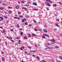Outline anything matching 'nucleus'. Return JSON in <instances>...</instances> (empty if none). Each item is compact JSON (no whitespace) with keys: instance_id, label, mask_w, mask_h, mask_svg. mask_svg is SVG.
Listing matches in <instances>:
<instances>
[{"instance_id":"5701e85b","label":"nucleus","mask_w":62,"mask_h":62,"mask_svg":"<svg viewBox=\"0 0 62 62\" xmlns=\"http://www.w3.org/2000/svg\"><path fill=\"white\" fill-rule=\"evenodd\" d=\"M22 23H23L24 22V19H23L22 20Z\"/></svg>"},{"instance_id":"5fc2aeb1","label":"nucleus","mask_w":62,"mask_h":62,"mask_svg":"<svg viewBox=\"0 0 62 62\" xmlns=\"http://www.w3.org/2000/svg\"><path fill=\"white\" fill-rule=\"evenodd\" d=\"M47 44L48 45H50V43H48Z\"/></svg>"},{"instance_id":"7c9ffc66","label":"nucleus","mask_w":62,"mask_h":62,"mask_svg":"<svg viewBox=\"0 0 62 62\" xmlns=\"http://www.w3.org/2000/svg\"><path fill=\"white\" fill-rule=\"evenodd\" d=\"M59 4H60V5H61L62 6V3L61 2H59Z\"/></svg>"},{"instance_id":"cd10ccee","label":"nucleus","mask_w":62,"mask_h":62,"mask_svg":"<svg viewBox=\"0 0 62 62\" xmlns=\"http://www.w3.org/2000/svg\"><path fill=\"white\" fill-rule=\"evenodd\" d=\"M20 34H21V35H23V32L22 31H21V33H20Z\"/></svg>"},{"instance_id":"393cba45","label":"nucleus","mask_w":62,"mask_h":62,"mask_svg":"<svg viewBox=\"0 0 62 62\" xmlns=\"http://www.w3.org/2000/svg\"><path fill=\"white\" fill-rule=\"evenodd\" d=\"M23 9H24V10H27V8L25 7H23Z\"/></svg>"},{"instance_id":"338daca9","label":"nucleus","mask_w":62,"mask_h":62,"mask_svg":"<svg viewBox=\"0 0 62 62\" xmlns=\"http://www.w3.org/2000/svg\"><path fill=\"white\" fill-rule=\"evenodd\" d=\"M2 3V1H1L0 0V4H1Z\"/></svg>"},{"instance_id":"680f3d73","label":"nucleus","mask_w":62,"mask_h":62,"mask_svg":"<svg viewBox=\"0 0 62 62\" xmlns=\"http://www.w3.org/2000/svg\"><path fill=\"white\" fill-rule=\"evenodd\" d=\"M24 20L25 21H26V18H24Z\"/></svg>"},{"instance_id":"c756f323","label":"nucleus","mask_w":62,"mask_h":62,"mask_svg":"<svg viewBox=\"0 0 62 62\" xmlns=\"http://www.w3.org/2000/svg\"><path fill=\"white\" fill-rule=\"evenodd\" d=\"M29 6V5L28 4H26V7H28Z\"/></svg>"},{"instance_id":"0eeeda50","label":"nucleus","mask_w":62,"mask_h":62,"mask_svg":"<svg viewBox=\"0 0 62 62\" xmlns=\"http://www.w3.org/2000/svg\"><path fill=\"white\" fill-rule=\"evenodd\" d=\"M8 13H12V11H9L8 12Z\"/></svg>"},{"instance_id":"9d476101","label":"nucleus","mask_w":62,"mask_h":62,"mask_svg":"<svg viewBox=\"0 0 62 62\" xmlns=\"http://www.w3.org/2000/svg\"><path fill=\"white\" fill-rule=\"evenodd\" d=\"M32 36H36V35L34 34V33H32Z\"/></svg>"},{"instance_id":"aec40b11","label":"nucleus","mask_w":62,"mask_h":62,"mask_svg":"<svg viewBox=\"0 0 62 62\" xmlns=\"http://www.w3.org/2000/svg\"><path fill=\"white\" fill-rule=\"evenodd\" d=\"M53 7H55V6H56V4H53Z\"/></svg>"},{"instance_id":"e2e57ef3","label":"nucleus","mask_w":62,"mask_h":62,"mask_svg":"<svg viewBox=\"0 0 62 62\" xmlns=\"http://www.w3.org/2000/svg\"><path fill=\"white\" fill-rule=\"evenodd\" d=\"M17 19H18V20H20V17H18Z\"/></svg>"},{"instance_id":"a19ab883","label":"nucleus","mask_w":62,"mask_h":62,"mask_svg":"<svg viewBox=\"0 0 62 62\" xmlns=\"http://www.w3.org/2000/svg\"><path fill=\"white\" fill-rule=\"evenodd\" d=\"M11 41L12 42H14V40H11Z\"/></svg>"},{"instance_id":"423d86ee","label":"nucleus","mask_w":62,"mask_h":62,"mask_svg":"<svg viewBox=\"0 0 62 62\" xmlns=\"http://www.w3.org/2000/svg\"><path fill=\"white\" fill-rule=\"evenodd\" d=\"M15 8L16 9H19V6H16L15 7Z\"/></svg>"},{"instance_id":"f3484780","label":"nucleus","mask_w":62,"mask_h":62,"mask_svg":"<svg viewBox=\"0 0 62 62\" xmlns=\"http://www.w3.org/2000/svg\"><path fill=\"white\" fill-rule=\"evenodd\" d=\"M2 61H4V58H2Z\"/></svg>"},{"instance_id":"0e129e2a","label":"nucleus","mask_w":62,"mask_h":62,"mask_svg":"<svg viewBox=\"0 0 62 62\" xmlns=\"http://www.w3.org/2000/svg\"><path fill=\"white\" fill-rule=\"evenodd\" d=\"M34 30L36 31H37V29H34Z\"/></svg>"},{"instance_id":"ddd939ff","label":"nucleus","mask_w":62,"mask_h":62,"mask_svg":"<svg viewBox=\"0 0 62 62\" xmlns=\"http://www.w3.org/2000/svg\"><path fill=\"white\" fill-rule=\"evenodd\" d=\"M6 31L5 30H3L2 31V33H5L6 32Z\"/></svg>"},{"instance_id":"4be33fe9","label":"nucleus","mask_w":62,"mask_h":62,"mask_svg":"<svg viewBox=\"0 0 62 62\" xmlns=\"http://www.w3.org/2000/svg\"><path fill=\"white\" fill-rule=\"evenodd\" d=\"M4 17L5 18V19H7V18H8V17L7 16H4Z\"/></svg>"},{"instance_id":"bb28decb","label":"nucleus","mask_w":62,"mask_h":62,"mask_svg":"<svg viewBox=\"0 0 62 62\" xmlns=\"http://www.w3.org/2000/svg\"><path fill=\"white\" fill-rule=\"evenodd\" d=\"M55 48H56V49H57V48H59V46H55Z\"/></svg>"},{"instance_id":"f257e3e1","label":"nucleus","mask_w":62,"mask_h":62,"mask_svg":"<svg viewBox=\"0 0 62 62\" xmlns=\"http://www.w3.org/2000/svg\"><path fill=\"white\" fill-rule=\"evenodd\" d=\"M49 40L51 41V42H52V43H52V44H54V43H55V40L54 39H53L52 40L50 39Z\"/></svg>"},{"instance_id":"e433bc0d","label":"nucleus","mask_w":62,"mask_h":62,"mask_svg":"<svg viewBox=\"0 0 62 62\" xmlns=\"http://www.w3.org/2000/svg\"><path fill=\"white\" fill-rule=\"evenodd\" d=\"M25 25H27V22H25Z\"/></svg>"},{"instance_id":"6e6552de","label":"nucleus","mask_w":62,"mask_h":62,"mask_svg":"<svg viewBox=\"0 0 62 62\" xmlns=\"http://www.w3.org/2000/svg\"><path fill=\"white\" fill-rule=\"evenodd\" d=\"M59 57L60 59H61V60H62V57L61 56H59Z\"/></svg>"},{"instance_id":"bf43d9fd","label":"nucleus","mask_w":62,"mask_h":62,"mask_svg":"<svg viewBox=\"0 0 62 62\" xmlns=\"http://www.w3.org/2000/svg\"><path fill=\"white\" fill-rule=\"evenodd\" d=\"M22 61L23 62H25L24 61H23V60H22Z\"/></svg>"},{"instance_id":"9b49d317","label":"nucleus","mask_w":62,"mask_h":62,"mask_svg":"<svg viewBox=\"0 0 62 62\" xmlns=\"http://www.w3.org/2000/svg\"><path fill=\"white\" fill-rule=\"evenodd\" d=\"M44 36L45 35H43L42 36V38L43 39H45V37Z\"/></svg>"},{"instance_id":"4468645a","label":"nucleus","mask_w":62,"mask_h":62,"mask_svg":"<svg viewBox=\"0 0 62 62\" xmlns=\"http://www.w3.org/2000/svg\"><path fill=\"white\" fill-rule=\"evenodd\" d=\"M21 43V40H19V41L18 42V44H19Z\"/></svg>"},{"instance_id":"dca6fc26","label":"nucleus","mask_w":62,"mask_h":62,"mask_svg":"<svg viewBox=\"0 0 62 62\" xmlns=\"http://www.w3.org/2000/svg\"><path fill=\"white\" fill-rule=\"evenodd\" d=\"M0 18L1 19V20H4V18L3 17L2 18V17H0Z\"/></svg>"},{"instance_id":"864d4df0","label":"nucleus","mask_w":62,"mask_h":62,"mask_svg":"<svg viewBox=\"0 0 62 62\" xmlns=\"http://www.w3.org/2000/svg\"><path fill=\"white\" fill-rule=\"evenodd\" d=\"M1 53L2 54H4V52L2 51L1 52Z\"/></svg>"},{"instance_id":"09e8293b","label":"nucleus","mask_w":62,"mask_h":62,"mask_svg":"<svg viewBox=\"0 0 62 62\" xmlns=\"http://www.w3.org/2000/svg\"><path fill=\"white\" fill-rule=\"evenodd\" d=\"M11 31H13V29H11L10 30Z\"/></svg>"},{"instance_id":"c85d7f7f","label":"nucleus","mask_w":62,"mask_h":62,"mask_svg":"<svg viewBox=\"0 0 62 62\" xmlns=\"http://www.w3.org/2000/svg\"><path fill=\"white\" fill-rule=\"evenodd\" d=\"M19 17H20V18H23V16H22L21 15L19 16Z\"/></svg>"},{"instance_id":"4d7b16f0","label":"nucleus","mask_w":62,"mask_h":62,"mask_svg":"<svg viewBox=\"0 0 62 62\" xmlns=\"http://www.w3.org/2000/svg\"><path fill=\"white\" fill-rule=\"evenodd\" d=\"M0 28L3 29V27H2L0 26Z\"/></svg>"},{"instance_id":"603ef678","label":"nucleus","mask_w":62,"mask_h":62,"mask_svg":"<svg viewBox=\"0 0 62 62\" xmlns=\"http://www.w3.org/2000/svg\"><path fill=\"white\" fill-rule=\"evenodd\" d=\"M21 48H22V49H24V47L23 46H22L21 47Z\"/></svg>"},{"instance_id":"8fccbe9b","label":"nucleus","mask_w":62,"mask_h":62,"mask_svg":"<svg viewBox=\"0 0 62 62\" xmlns=\"http://www.w3.org/2000/svg\"><path fill=\"white\" fill-rule=\"evenodd\" d=\"M46 8L47 10H49V9H48V8L46 7Z\"/></svg>"},{"instance_id":"de8ad7c7","label":"nucleus","mask_w":62,"mask_h":62,"mask_svg":"<svg viewBox=\"0 0 62 62\" xmlns=\"http://www.w3.org/2000/svg\"><path fill=\"white\" fill-rule=\"evenodd\" d=\"M42 30V29H39V31H41Z\"/></svg>"},{"instance_id":"39448f33","label":"nucleus","mask_w":62,"mask_h":62,"mask_svg":"<svg viewBox=\"0 0 62 62\" xmlns=\"http://www.w3.org/2000/svg\"><path fill=\"white\" fill-rule=\"evenodd\" d=\"M32 4V5H35V6L37 5V3H35V2L33 3Z\"/></svg>"},{"instance_id":"58836bf2","label":"nucleus","mask_w":62,"mask_h":62,"mask_svg":"<svg viewBox=\"0 0 62 62\" xmlns=\"http://www.w3.org/2000/svg\"><path fill=\"white\" fill-rule=\"evenodd\" d=\"M36 58H37L38 59H39V57H38V56L36 57Z\"/></svg>"},{"instance_id":"a211bd4d","label":"nucleus","mask_w":62,"mask_h":62,"mask_svg":"<svg viewBox=\"0 0 62 62\" xmlns=\"http://www.w3.org/2000/svg\"><path fill=\"white\" fill-rule=\"evenodd\" d=\"M33 10H35V11H38V9H37L33 8Z\"/></svg>"},{"instance_id":"13d9d810","label":"nucleus","mask_w":62,"mask_h":62,"mask_svg":"<svg viewBox=\"0 0 62 62\" xmlns=\"http://www.w3.org/2000/svg\"><path fill=\"white\" fill-rule=\"evenodd\" d=\"M9 55H11V53H9Z\"/></svg>"},{"instance_id":"72a5a7b5","label":"nucleus","mask_w":62,"mask_h":62,"mask_svg":"<svg viewBox=\"0 0 62 62\" xmlns=\"http://www.w3.org/2000/svg\"><path fill=\"white\" fill-rule=\"evenodd\" d=\"M29 16H26V18H29Z\"/></svg>"},{"instance_id":"a18cd8bd","label":"nucleus","mask_w":62,"mask_h":62,"mask_svg":"<svg viewBox=\"0 0 62 62\" xmlns=\"http://www.w3.org/2000/svg\"><path fill=\"white\" fill-rule=\"evenodd\" d=\"M16 38L18 39H19V37H16Z\"/></svg>"},{"instance_id":"f03ea898","label":"nucleus","mask_w":62,"mask_h":62,"mask_svg":"<svg viewBox=\"0 0 62 62\" xmlns=\"http://www.w3.org/2000/svg\"><path fill=\"white\" fill-rule=\"evenodd\" d=\"M46 6H48V7L51 6L50 4H49V3L48 2H46Z\"/></svg>"},{"instance_id":"c9c22d12","label":"nucleus","mask_w":62,"mask_h":62,"mask_svg":"<svg viewBox=\"0 0 62 62\" xmlns=\"http://www.w3.org/2000/svg\"><path fill=\"white\" fill-rule=\"evenodd\" d=\"M29 26H32V25H31V24H29Z\"/></svg>"},{"instance_id":"473e14b6","label":"nucleus","mask_w":62,"mask_h":62,"mask_svg":"<svg viewBox=\"0 0 62 62\" xmlns=\"http://www.w3.org/2000/svg\"><path fill=\"white\" fill-rule=\"evenodd\" d=\"M54 31H56V30H57V29L55 28V29H54Z\"/></svg>"},{"instance_id":"6ab92c4d","label":"nucleus","mask_w":62,"mask_h":62,"mask_svg":"<svg viewBox=\"0 0 62 62\" xmlns=\"http://www.w3.org/2000/svg\"><path fill=\"white\" fill-rule=\"evenodd\" d=\"M2 8V7H1L0 8V10H3V9H4V8Z\"/></svg>"},{"instance_id":"4c0bfd02","label":"nucleus","mask_w":62,"mask_h":62,"mask_svg":"<svg viewBox=\"0 0 62 62\" xmlns=\"http://www.w3.org/2000/svg\"><path fill=\"white\" fill-rule=\"evenodd\" d=\"M24 3V1H22L21 2V3H22V4H23Z\"/></svg>"},{"instance_id":"7ed1b4c3","label":"nucleus","mask_w":62,"mask_h":62,"mask_svg":"<svg viewBox=\"0 0 62 62\" xmlns=\"http://www.w3.org/2000/svg\"><path fill=\"white\" fill-rule=\"evenodd\" d=\"M43 35H44V36H45L47 37H49V35H48V34H43Z\"/></svg>"},{"instance_id":"1a4fd4ad","label":"nucleus","mask_w":62,"mask_h":62,"mask_svg":"<svg viewBox=\"0 0 62 62\" xmlns=\"http://www.w3.org/2000/svg\"><path fill=\"white\" fill-rule=\"evenodd\" d=\"M23 38L24 39H27V37H26V36H24L23 37Z\"/></svg>"},{"instance_id":"ea45409f","label":"nucleus","mask_w":62,"mask_h":62,"mask_svg":"<svg viewBox=\"0 0 62 62\" xmlns=\"http://www.w3.org/2000/svg\"><path fill=\"white\" fill-rule=\"evenodd\" d=\"M17 26L18 27H20V26H19V25L18 24L17 25Z\"/></svg>"},{"instance_id":"49530a36","label":"nucleus","mask_w":62,"mask_h":62,"mask_svg":"<svg viewBox=\"0 0 62 62\" xmlns=\"http://www.w3.org/2000/svg\"><path fill=\"white\" fill-rule=\"evenodd\" d=\"M5 43L6 44V45H8V43H7L6 42H5Z\"/></svg>"},{"instance_id":"412c9836","label":"nucleus","mask_w":62,"mask_h":62,"mask_svg":"<svg viewBox=\"0 0 62 62\" xmlns=\"http://www.w3.org/2000/svg\"><path fill=\"white\" fill-rule=\"evenodd\" d=\"M55 25L56 26H57L58 27H59V26L58 25V24H55Z\"/></svg>"},{"instance_id":"69168bd1","label":"nucleus","mask_w":62,"mask_h":62,"mask_svg":"<svg viewBox=\"0 0 62 62\" xmlns=\"http://www.w3.org/2000/svg\"><path fill=\"white\" fill-rule=\"evenodd\" d=\"M9 39H12V38H11V37H9Z\"/></svg>"},{"instance_id":"6e6d98bb","label":"nucleus","mask_w":62,"mask_h":62,"mask_svg":"<svg viewBox=\"0 0 62 62\" xmlns=\"http://www.w3.org/2000/svg\"><path fill=\"white\" fill-rule=\"evenodd\" d=\"M20 49L21 50H23V49H22V47H21V48H20Z\"/></svg>"},{"instance_id":"20e7f679","label":"nucleus","mask_w":62,"mask_h":62,"mask_svg":"<svg viewBox=\"0 0 62 62\" xmlns=\"http://www.w3.org/2000/svg\"><path fill=\"white\" fill-rule=\"evenodd\" d=\"M43 30L44 31V32H45V33H46L47 32V30L46 29H44Z\"/></svg>"},{"instance_id":"a878e982","label":"nucleus","mask_w":62,"mask_h":62,"mask_svg":"<svg viewBox=\"0 0 62 62\" xmlns=\"http://www.w3.org/2000/svg\"><path fill=\"white\" fill-rule=\"evenodd\" d=\"M33 21H34V23H37V22H36V21H35L34 20H33Z\"/></svg>"},{"instance_id":"3c124183","label":"nucleus","mask_w":62,"mask_h":62,"mask_svg":"<svg viewBox=\"0 0 62 62\" xmlns=\"http://www.w3.org/2000/svg\"><path fill=\"white\" fill-rule=\"evenodd\" d=\"M28 48L29 49H30V48H31V47L28 46Z\"/></svg>"},{"instance_id":"052dcab7","label":"nucleus","mask_w":62,"mask_h":62,"mask_svg":"<svg viewBox=\"0 0 62 62\" xmlns=\"http://www.w3.org/2000/svg\"><path fill=\"white\" fill-rule=\"evenodd\" d=\"M27 3H28V4H30V2L29 1H28Z\"/></svg>"},{"instance_id":"79ce46f5","label":"nucleus","mask_w":62,"mask_h":62,"mask_svg":"<svg viewBox=\"0 0 62 62\" xmlns=\"http://www.w3.org/2000/svg\"><path fill=\"white\" fill-rule=\"evenodd\" d=\"M49 2L50 3H52V2L51 1V0H50Z\"/></svg>"},{"instance_id":"c03bdc74","label":"nucleus","mask_w":62,"mask_h":62,"mask_svg":"<svg viewBox=\"0 0 62 62\" xmlns=\"http://www.w3.org/2000/svg\"><path fill=\"white\" fill-rule=\"evenodd\" d=\"M14 18L15 19H17V17L16 16V17H14Z\"/></svg>"},{"instance_id":"2eb2a0df","label":"nucleus","mask_w":62,"mask_h":62,"mask_svg":"<svg viewBox=\"0 0 62 62\" xmlns=\"http://www.w3.org/2000/svg\"><path fill=\"white\" fill-rule=\"evenodd\" d=\"M36 52V51H31L30 52V53H35Z\"/></svg>"},{"instance_id":"774afa93","label":"nucleus","mask_w":62,"mask_h":62,"mask_svg":"<svg viewBox=\"0 0 62 62\" xmlns=\"http://www.w3.org/2000/svg\"><path fill=\"white\" fill-rule=\"evenodd\" d=\"M45 50H47V49H48V48H45Z\"/></svg>"},{"instance_id":"37998d69","label":"nucleus","mask_w":62,"mask_h":62,"mask_svg":"<svg viewBox=\"0 0 62 62\" xmlns=\"http://www.w3.org/2000/svg\"><path fill=\"white\" fill-rule=\"evenodd\" d=\"M18 14H21V12H19L18 13Z\"/></svg>"},{"instance_id":"f704fd0d","label":"nucleus","mask_w":62,"mask_h":62,"mask_svg":"<svg viewBox=\"0 0 62 62\" xmlns=\"http://www.w3.org/2000/svg\"><path fill=\"white\" fill-rule=\"evenodd\" d=\"M50 1V0H46V2H49Z\"/></svg>"},{"instance_id":"f8f14e48","label":"nucleus","mask_w":62,"mask_h":62,"mask_svg":"<svg viewBox=\"0 0 62 62\" xmlns=\"http://www.w3.org/2000/svg\"><path fill=\"white\" fill-rule=\"evenodd\" d=\"M12 7H8V9H11L12 8Z\"/></svg>"},{"instance_id":"2f4dec72","label":"nucleus","mask_w":62,"mask_h":62,"mask_svg":"<svg viewBox=\"0 0 62 62\" xmlns=\"http://www.w3.org/2000/svg\"><path fill=\"white\" fill-rule=\"evenodd\" d=\"M28 36L30 38V37H31V35H30V34H29Z\"/></svg>"},{"instance_id":"b1692460","label":"nucleus","mask_w":62,"mask_h":62,"mask_svg":"<svg viewBox=\"0 0 62 62\" xmlns=\"http://www.w3.org/2000/svg\"><path fill=\"white\" fill-rule=\"evenodd\" d=\"M40 62H46V61L43 60L42 61H41Z\"/></svg>"}]
</instances>
